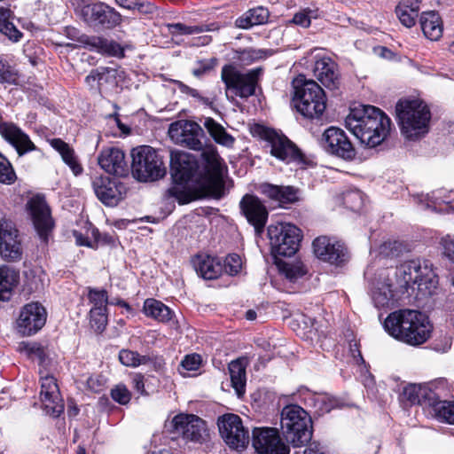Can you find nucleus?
Segmentation results:
<instances>
[{
  "label": "nucleus",
  "instance_id": "e433bc0d",
  "mask_svg": "<svg viewBox=\"0 0 454 454\" xmlns=\"http://www.w3.org/2000/svg\"><path fill=\"white\" fill-rule=\"evenodd\" d=\"M269 17V11L262 6H258L248 10L243 15L239 17L235 20V26L239 28L248 29L254 26L266 23Z\"/></svg>",
  "mask_w": 454,
  "mask_h": 454
},
{
  "label": "nucleus",
  "instance_id": "5701e85b",
  "mask_svg": "<svg viewBox=\"0 0 454 454\" xmlns=\"http://www.w3.org/2000/svg\"><path fill=\"white\" fill-rule=\"evenodd\" d=\"M169 136L177 143L185 145L190 149L202 150L203 145L200 137L203 135L201 127L194 121H176L168 129Z\"/></svg>",
  "mask_w": 454,
  "mask_h": 454
},
{
  "label": "nucleus",
  "instance_id": "bf43d9fd",
  "mask_svg": "<svg viewBox=\"0 0 454 454\" xmlns=\"http://www.w3.org/2000/svg\"><path fill=\"white\" fill-rule=\"evenodd\" d=\"M111 395L115 402L121 404L128 403L131 396L127 387L121 385H118L115 388L112 389Z\"/></svg>",
  "mask_w": 454,
  "mask_h": 454
},
{
  "label": "nucleus",
  "instance_id": "1a4fd4ad",
  "mask_svg": "<svg viewBox=\"0 0 454 454\" xmlns=\"http://www.w3.org/2000/svg\"><path fill=\"white\" fill-rule=\"evenodd\" d=\"M76 13L93 27L112 28L120 24L121 15L102 2L71 0Z\"/></svg>",
  "mask_w": 454,
  "mask_h": 454
},
{
  "label": "nucleus",
  "instance_id": "6ab92c4d",
  "mask_svg": "<svg viewBox=\"0 0 454 454\" xmlns=\"http://www.w3.org/2000/svg\"><path fill=\"white\" fill-rule=\"evenodd\" d=\"M27 208L38 235L46 242L54 222L44 196L37 194L32 197L27 202Z\"/></svg>",
  "mask_w": 454,
  "mask_h": 454
},
{
  "label": "nucleus",
  "instance_id": "49530a36",
  "mask_svg": "<svg viewBox=\"0 0 454 454\" xmlns=\"http://www.w3.org/2000/svg\"><path fill=\"white\" fill-rule=\"evenodd\" d=\"M0 82L22 86L18 72L7 63L5 59H0Z\"/></svg>",
  "mask_w": 454,
  "mask_h": 454
},
{
  "label": "nucleus",
  "instance_id": "864d4df0",
  "mask_svg": "<svg viewBox=\"0 0 454 454\" xmlns=\"http://www.w3.org/2000/svg\"><path fill=\"white\" fill-rule=\"evenodd\" d=\"M242 268L241 257L237 254H231L226 256L223 264V271L231 276L237 275Z\"/></svg>",
  "mask_w": 454,
  "mask_h": 454
},
{
  "label": "nucleus",
  "instance_id": "f257e3e1",
  "mask_svg": "<svg viewBox=\"0 0 454 454\" xmlns=\"http://www.w3.org/2000/svg\"><path fill=\"white\" fill-rule=\"evenodd\" d=\"M201 158L205 161V174L191 182H174L167 190L168 197L175 198L180 204H187L196 199L215 195L221 192L223 185V160L214 146L204 148Z\"/></svg>",
  "mask_w": 454,
  "mask_h": 454
},
{
  "label": "nucleus",
  "instance_id": "a19ab883",
  "mask_svg": "<svg viewBox=\"0 0 454 454\" xmlns=\"http://www.w3.org/2000/svg\"><path fill=\"white\" fill-rule=\"evenodd\" d=\"M229 372L231 385L240 396L245 393L246 387V366L240 359L232 361L229 364Z\"/></svg>",
  "mask_w": 454,
  "mask_h": 454
},
{
  "label": "nucleus",
  "instance_id": "a211bd4d",
  "mask_svg": "<svg viewBox=\"0 0 454 454\" xmlns=\"http://www.w3.org/2000/svg\"><path fill=\"white\" fill-rule=\"evenodd\" d=\"M321 145L330 154L346 160L355 158L356 151L343 129L331 126L322 135Z\"/></svg>",
  "mask_w": 454,
  "mask_h": 454
},
{
  "label": "nucleus",
  "instance_id": "dca6fc26",
  "mask_svg": "<svg viewBox=\"0 0 454 454\" xmlns=\"http://www.w3.org/2000/svg\"><path fill=\"white\" fill-rule=\"evenodd\" d=\"M64 31L67 38L77 41L90 51L98 54H106L113 57L122 56L127 48L105 37L80 35V31L74 27H66Z\"/></svg>",
  "mask_w": 454,
  "mask_h": 454
},
{
  "label": "nucleus",
  "instance_id": "7c9ffc66",
  "mask_svg": "<svg viewBox=\"0 0 454 454\" xmlns=\"http://www.w3.org/2000/svg\"><path fill=\"white\" fill-rule=\"evenodd\" d=\"M258 191L271 200L280 204L294 203L299 200V190L294 186H279L269 183L259 184Z\"/></svg>",
  "mask_w": 454,
  "mask_h": 454
},
{
  "label": "nucleus",
  "instance_id": "2f4dec72",
  "mask_svg": "<svg viewBox=\"0 0 454 454\" xmlns=\"http://www.w3.org/2000/svg\"><path fill=\"white\" fill-rule=\"evenodd\" d=\"M192 263L196 272L204 279H215L223 272L221 261L208 254H200L195 255Z\"/></svg>",
  "mask_w": 454,
  "mask_h": 454
},
{
  "label": "nucleus",
  "instance_id": "cd10ccee",
  "mask_svg": "<svg viewBox=\"0 0 454 454\" xmlns=\"http://www.w3.org/2000/svg\"><path fill=\"white\" fill-rule=\"evenodd\" d=\"M314 253L319 259L330 263H340L345 257V247L330 238L318 237L313 241Z\"/></svg>",
  "mask_w": 454,
  "mask_h": 454
},
{
  "label": "nucleus",
  "instance_id": "f3484780",
  "mask_svg": "<svg viewBox=\"0 0 454 454\" xmlns=\"http://www.w3.org/2000/svg\"><path fill=\"white\" fill-rule=\"evenodd\" d=\"M252 443L258 454H289L290 448L281 439L274 427H255L252 433Z\"/></svg>",
  "mask_w": 454,
  "mask_h": 454
},
{
  "label": "nucleus",
  "instance_id": "39448f33",
  "mask_svg": "<svg viewBox=\"0 0 454 454\" xmlns=\"http://www.w3.org/2000/svg\"><path fill=\"white\" fill-rule=\"evenodd\" d=\"M401 287L409 288L417 285L418 289L429 294L436 288L438 278L433 264L427 260H411L401 264L395 272Z\"/></svg>",
  "mask_w": 454,
  "mask_h": 454
},
{
  "label": "nucleus",
  "instance_id": "aec40b11",
  "mask_svg": "<svg viewBox=\"0 0 454 454\" xmlns=\"http://www.w3.org/2000/svg\"><path fill=\"white\" fill-rule=\"evenodd\" d=\"M170 167L174 182H191L196 184V179L205 174V171L198 173L199 165L196 158L184 152L171 153Z\"/></svg>",
  "mask_w": 454,
  "mask_h": 454
},
{
  "label": "nucleus",
  "instance_id": "4d7b16f0",
  "mask_svg": "<svg viewBox=\"0 0 454 454\" xmlns=\"http://www.w3.org/2000/svg\"><path fill=\"white\" fill-rule=\"evenodd\" d=\"M344 205L353 211L360 209L364 203L363 194L359 191H349L343 194Z\"/></svg>",
  "mask_w": 454,
  "mask_h": 454
},
{
  "label": "nucleus",
  "instance_id": "72a5a7b5",
  "mask_svg": "<svg viewBox=\"0 0 454 454\" xmlns=\"http://www.w3.org/2000/svg\"><path fill=\"white\" fill-rule=\"evenodd\" d=\"M419 24L424 35L431 40H439L443 32V24L440 15L434 11L422 12Z\"/></svg>",
  "mask_w": 454,
  "mask_h": 454
},
{
  "label": "nucleus",
  "instance_id": "423d86ee",
  "mask_svg": "<svg viewBox=\"0 0 454 454\" xmlns=\"http://www.w3.org/2000/svg\"><path fill=\"white\" fill-rule=\"evenodd\" d=\"M280 424L286 440L294 447L304 445L312 438L311 419L299 405L291 404L283 408Z\"/></svg>",
  "mask_w": 454,
  "mask_h": 454
},
{
  "label": "nucleus",
  "instance_id": "de8ad7c7",
  "mask_svg": "<svg viewBox=\"0 0 454 454\" xmlns=\"http://www.w3.org/2000/svg\"><path fill=\"white\" fill-rule=\"evenodd\" d=\"M280 272L291 282L296 281L306 274V270L300 262L288 263L283 262L279 264Z\"/></svg>",
  "mask_w": 454,
  "mask_h": 454
},
{
  "label": "nucleus",
  "instance_id": "7ed1b4c3",
  "mask_svg": "<svg viewBox=\"0 0 454 454\" xmlns=\"http://www.w3.org/2000/svg\"><path fill=\"white\" fill-rule=\"evenodd\" d=\"M383 326L389 335L411 346L425 343L432 331L429 319L424 313L409 309L390 313Z\"/></svg>",
  "mask_w": 454,
  "mask_h": 454
},
{
  "label": "nucleus",
  "instance_id": "9b49d317",
  "mask_svg": "<svg viewBox=\"0 0 454 454\" xmlns=\"http://www.w3.org/2000/svg\"><path fill=\"white\" fill-rule=\"evenodd\" d=\"M268 236L275 256H293L298 251L301 239V230L291 223L270 225Z\"/></svg>",
  "mask_w": 454,
  "mask_h": 454
},
{
  "label": "nucleus",
  "instance_id": "8fccbe9b",
  "mask_svg": "<svg viewBox=\"0 0 454 454\" xmlns=\"http://www.w3.org/2000/svg\"><path fill=\"white\" fill-rule=\"evenodd\" d=\"M15 180L16 175L11 163L0 153V183L12 184Z\"/></svg>",
  "mask_w": 454,
  "mask_h": 454
},
{
  "label": "nucleus",
  "instance_id": "20e7f679",
  "mask_svg": "<svg viewBox=\"0 0 454 454\" xmlns=\"http://www.w3.org/2000/svg\"><path fill=\"white\" fill-rule=\"evenodd\" d=\"M395 112L401 133L406 139L417 140L428 132L431 113L421 99H401L395 106Z\"/></svg>",
  "mask_w": 454,
  "mask_h": 454
},
{
  "label": "nucleus",
  "instance_id": "c756f323",
  "mask_svg": "<svg viewBox=\"0 0 454 454\" xmlns=\"http://www.w3.org/2000/svg\"><path fill=\"white\" fill-rule=\"evenodd\" d=\"M403 397L411 404L431 407L438 395L428 384H410L403 388Z\"/></svg>",
  "mask_w": 454,
  "mask_h": 454
},
{
  "label": "nucleus",
  "instance_id": "4c0bfd02",
  "mask_svg": "<svg viewBox=\"0 0 454 454\" xmlns=\"http://www.w3.org/2000/svg\"><path fill=\"white\" fill-rule=\"evenodd\" d=\"M168 32L173 36L177 37L179 35H193L203 32H213L218 31L220 25L217 22H213L207 25L200 26H187L183 23H173L168 24Z\"/></svg>",
  "mask_w": 454,
  "mask_h": 454
},
{
  "label": "nucleus",
  "instance_id": "58836bf2",
  "mask_svg": "<svg viewBox=\"0 0 454 454\" xmlns=\"http://www.w3.org/2000/svg\"><path fill=\"white\" fill-rule=\"evenodd\" d=\"M203 125L215 143L225 147L233 146L235 138L225 130L223 126L213 118L207 117Z\"/></svg>",
  "mask_w": 454,
  "mask_h": 454
},
{
  "label": "nucleus",
  "instance_id": "473e14b6",
  "mask_svg": "<svg viewBox=\"0 0 454 454\" xmlns=\"http://www.w3.org/2000/svg\"><path fill=\"white\" fill-rule=\"evenodd\" d=\"M47 142L60 154L62 160L70 168L74 176L82 173L83 168L79 162L74 150L67 143L60 138L47 139Z\"/></svg>",
  "mask_w": 454,
  "mask_h": 454
},
{
  "label": "nucleus",
  "instance_id": "5fc2aeb1",
  "mask_svg": "<svg viewBox=\"0 0 454 454\" xmlns=\"http://www.w3.org/2000/svg\"><path fill=\"white\" fill-rule=\"evenodd\" d=\"M107 311H94L90 309V324L97 333H102L107 325Z\"/></svg>",
  "mask_w": 454,
  "mask_h": 454
},
{
  "label": "nucleus",
  "instance_id": "37998d69",
  "mask_svg": "<svg viewBox=\"0 0 454 454\" xmlns=\"http://www.w3.org/2000/svg\"><path fill=\"white\" fill-rule=\"evenodd\" d=\"M372 301L376 307H388L394 302V293L391 285L382 283L372 292Z\"/></svg>",
  "mask_w": 454,
  "mask_h": 454
},
{
  "label": "nucleus",
  "instance_id": "603ef678",
  "mask_svg": "<svg viewBox=\"0 0 454 454\" xmlns=\"http://www.w3.org/2000/svg\"><path fill=\"white\" fill-rule=\"evenodd\" d=\"M395 12L400 22L406 27H411L415 25L419 13L418 12L409 10L401 5H397L395 8Z\"/></svg>",
  "mask_w": 454,
  "mask_h": 454
},
{
  "label": "nucleus",
  "instance_id": "052dcab7",
  "mask_svg": "<svg viewBox=\"0 0 454 454\" xmlns=\"http://www.w3.org/2000/svg\"><path fill=\"white\" fill-rule=\"evenodd\" d=\"M199 67L192 69V74L200 77L211 71L216 65L215 59H205L198 62Z\"/></svg>",
  "mask_w": 454,
  "mask_h": 454
},
{
  "label": "nucleus",
  "instance_id": "ddd939ff",
  "mask_svg": "<svg viewBox=\"0 0 454 454\" xmlns=\"http://www.w3.org/2000/svg\"><path fill=\"white\" fill-rule=\"evenodd\" d=\"M169 432L186 441L202 442L207 436L206 422L193 414L180 413L169 423Z\"/></svg>",
  "mask_w": 454,
  "mask_h": 454
},
{
  "label": "nucleus",
  "instance_id": "c85d7f7f",
  "mask_svg": "<svg viewBox=\"0 0 454 454\" xmlns=\"http://www.w3.org/2000/svg\"><path fill=\"white\" fill-rule=\"evenodd\" d=\"M314 75L330 90L340 87V78L338 67L332 59H317L314 66Z\"/></svg>",
  "mask_w": 454,
  "mask_h": 454
},
{
  "label": "nucleus",
  "instance_id": "69168bd1",
  "mask_svg": "<svg viewBox=\"0 0 454 454\" xmlns=\"http://www.w3.org/2000/svg\"><path fill=\"white\" fill-rule=\"evenodd\" d=\"M133 387L139 392L140 394L145 393V382L144 376L140 373H137L133 376L132 379Z\"/></svg>",
  "mask_w": 454,
  "mask_h": 454
},
{
  "label": "nucleus",
  "instance_id": "680f3d73",
  "mask_svg": "<svg viewBox=\"0 0 454 454\" xmlns=\"http://www.w3.org/2000/svg\"><path fill=\"white\" fill-rule=\"evenodd\" d=\"M443 254L454 263V236L447 235L441 240Z\"/></svg>",
  "mask_w": 454,
  "mask_h": 454
},
{
  "label": "nucleus",
  "instance_id": "4be33fe9",
  "mask_svg": "<svg viewBox=\"0 0 454 454\" xmlns=\"http://www.w3.org/2000/svg\"><path fill=\"white\" fill-rule=\"evenodd\" d=\"M92 187L97 198L106 206L111 207L116 206L126 192V187L122 183L102 175L93 178Z\"/></svg>",
  "mask_w": 454,
  "mask_h": 454
},
{
  "label": "nucleus",
  "instance_id": "09e8293b",
  "mask_svg": "<svg viewBox=\"0 0 454 454\" xmlns=\"http://www.w3.org/2000/svg\"><path fill=\"white\" fill-rule=\"evenodd\" d=\"M201 363H202V359L199 354L193 353V354L186 355L181 361L178 371H179L180 374H182L183 376H186V372H184V371H185V372L197 371L200 367Z\"/></svg>",
  "mask_w": 454,
  "mask_h": 454
},
{
  "label": "nucleus",
  "instance_id": "13d9d810",
  "mask_svg": "<svg viewBox=\"0 0 454 454\" xmlns=\"http://www.w3.org/2000/svg\"><path fill=\"white\" fill-rule=\"evenodd\" d=\"M11 17H6L4 20H0V32L9 37V39L17 42L21 33L16 28V27L9 21Z\"/></svg>",
  "mask_w": 454,
  "mask_h": 454
},
{
  "label": "nucleus",
  "instance_id": "2eb2a0df",
  "mask_svg": "<svg viewBox=\"0 0 454 454\" xmlns=\"http://www.w3.org/2000/svg\"><path fill=\"white\" fill-rule=\"evenodd\" d=\"M47 316L42 303L30 301L20 308L15 322L16 330L23 336L34 335L44 326Z\"/></svg>",
  "mask_w": 454,
  "mask_h": 454
},
{
  "label": "nucleus",
  "instance_id": "a878e982",
  "mask_svg": "<svg viewBox=\"0 0 454 454\" xmlns=\"http://www.w3.org/2000/svg\"><path fill=\"white\" fill-rule=\"evenodd\" d=\"M99 167L106 173L117 176L128 174V163L125 153L117 147H107L100 151L98 155Z\"/></svg>",
  "mask_w": 454,
  "mask_h": 454
},
{
  "label": "nucleus",
  "instance_id": "f8f14e48",
  "mask_svg": "<svg viewBox=\"0 0 454 454\" xmlns=\"http://www.w3.org/2000/svg\"><path fill=\"white\" fill-rule=\"evenodd\" d=\"M262 137L270 147V154L287 164L304 166L306 160L300 149L282 133L262 128Z\"/></svg>",
  "mask_w": 454,
  "mask_h": 454
},
{
  "label": "nucleus",
  "instance_id": "774afa93",
  "mask_svg": "<svg viewBox=\"0 0 454 454\" xmlns=\"http://www.w3.org/2000/svg\"><path fill=\"white\" fill-rule=\"evenodd\" d=\"M421 0H402L398 5L419 12Z\"/></svg>",
  "mask_w": 454,
  "mask_h": 454
},
{
  "label": "nucleus",
  "instance_id": "f704fd0d",
  "mask_svg": "<svg viewBox=\"0 0 454 454\" xmlns=\"http://www.w3.org/2000/svg\"><path fill=\"white\" fill-rule=\"evenodd\" d=\"M19 282V271L6 265L0 266V300L10 301Z\"/></svg>",
  "mask_w": 454,
  "mask_h": 454
},
{
  "label": "nucleus",
  "instance_id": "3c124183",
  "mask_svg": "<svg viewBox=\"0 0 454 454\" xmlns=\"http://www.w3.org/2000/svg\"><path fill=\"white\" fill-rule=\"evenodd\" d=\"M318 16L319 15L317 10L304 9L295 13L290 22L302 27H308L311 23V20L317 19Z\"/></svg>",
  "mask_w": 454,
  "mask_h": 454
},
{
  "label": "nucleus",
  "instance_id": "e2e57ef3",
  "mask_svg": "<svg viewBox=\"0 0 454 454\" xmlns=\"http://www.w3.org/2000/svg\"><path fill=\"white\" fill-rule=\"evenodd\" d=\"M180 89L183 93L187 94L194 98H197L200 102H201L204 105L209 106L212 103L208 98L201 96L196 89L191 88L184 84H182Z\"/></svg>",
  "mask_w": 454,
  "mask_h": 454
},
{
  "label": "nucleus",
  "instance_id": "6e6552de",
  "mask_svg": "<svg viewBox=\"0 0 454 454\" xmlns=\"http://www.w3.org/2000/svg\"><path fill=\"white\" fill-rule=\"evenodd\" d=\"M131 173L139 182H153L166 174L164 162L151 146L144 145L132 150Z\"/></svg>",
  "mask_w": 454,
  "mask_h": 454
},
{
  "label": "nucleus",
  "instance_id": "338daca9",
  "mask_svg": "<svg viewBox=\"0 0 454 454\" xmlns=\"http://www.w3.org/2000/svg\"><path fill=\"white\" fill-rule=\"evenodd\" d=\"M25 348L29 355L36 356L40 359H42L44 355L43 349L35 343L26 344Z\"/></svg>",
  "mask_w": 454,
  "mask_h": 454
},
{
  "label": "nucleus",
  "instance_id": "4468645a",
  "mask_svg": "<svg viewBox=\"0 0 454 454\" xmlns=\"http://www.w3.org/2000/svg\"><path fill=\"white\" fill-rule=\"evenodd\" d=\"M217 425L222 438L230 448L242 450L247 446L249 434L239 416L232 413L224 414L218 418Z\"/></svg>",
  "mask_w": 454,
  "mask_h": 454
},
{
  "label": "nucleus",
  "instance_id": "b1692460",
  "mask_svg": "<svg viewBox=\"0 0 454 454\" xmlns=\"http://www.w3.org/2000/svg\"><path fill=\"white\" fill-rule=\"evenodd\" d=\"M40 398L47 414L59 417L64 411L56 379L51 375L41 377Z\"/></svg>",
  "mask_w": 454,
  "mask_h": 454
},
{
  "label": "nucleus",
  "instance_id": "ea45409f",
  "mask_svg": "<svg viewBox=\"0 0 454 454\" xmlns=\"http://www.w3.org/2000/svg\"><path fill=\"white\" fill-rule=\"evenodd\" d=\"M118 74V69L113 67H99L91 71V73L86 77L85 81L91 87H93L94 82H97L98 90L101 91L105 83L113 82Z\"/></svg>",
  "mask_w": 454,
  "mask_h": 454
},
{
  "label": "nucleus",
  "instance_id": "c03bdc74",
  "mask_svg": "<svg viewBox=\"0 0 454 454\" xmlns=\"http://www.w3.org/2000/svg\"><path fill=\"white\" fill-rule=\"evenodd\" d=\"M88 299L91 304L90 310L107 311L108 295L106 290L89 288Z\"/></svg>",
  "mask_w": 454,
  "mask_h": 454
},
{
  "label": "nucleus",
  "instance_id": "f03ea898",
  "mask_svg": "<svg viewBox=\"0 0 454 454\" xmlns=\"http://www.w3.org/2000/svg\"><path fill=\"white\" fill-rule=\"evenodd\" d=\"M345 126L361 144L374 148L389 134L391 120L380 108L359 105L350 109Z\"/></svg>",
  "mask_w": 454,
  "mask_h": 454
},
{
  "label": "nucleus",
  "instance_id": "79ce46f5",
  "mask_svg": "<svg viewBox=\"0 0 454 454\" xmlns=\"http://www.w3.org/2000/svg\"><path fill=\"white\" fill-rule=\"evenodd\" d=\"M431 408L434 411V416L441 422L454 425V403L450 401H437L432 404Z\"/></svg>",
  "mask_w": 454,
  "mask_h": 454
},
{
  "label": "nucleus",
  "instance_id": "0eeeda50",
  "mask_svg": "<svg viewBox=\"0 0 454 454\" xmlns=\"http://www.w3.org/2000/svg\"><path fill=\"white\" fill-rule=\"evenodd\" d=\"M293 102L296 110L309 119H320L326 108L324 90L314 81L294 86Z\"/></svg>",
  "mask_w": 454,
  "mask_h": 454
},
{
  "label": "nucleus",
  "instance_id": "0e129e2a",
  "mask_svg": "<svg viewBox=\"0 0 454 454\" xmlns=\"http://www.w3.org/2000/svg\"><path fill=\"white\" fill-rule=\"evenodd\" d=\"M136 9L142 14H152L156 11V6L150 2H138Z\"/></svg>",
  "mask_w": 454,
  "mask_h": 454
},
{
  "label": "nucleus",
  "instance_id": "393cba45",
  "mask_svg": "<svg viewBox=\"0 0 454 454\" xmlns=\"http://www.w3.org/2000/svg\"><path fill=\"white\" fill-rule=\"evenodd\" d=\"M242 214L247 222L254 227L257 233L262 231L268 220V210L261 200L251 194L243 196L239 202Z\"/></svg>",
  "mask_w": 454,
  "mask_h": 454
},
{
  "label": "nucleus",
  "instance_id": "bb28decb",
  "mask_svg": "<svg viewBox=\"0 0 454 454\" xmlns=\"http://www.w3.org/2000/svg\"><path fill=\"white\" fill-rule=\"evenodd\" d=\"M0 134L16 149L19 155L36 149L29 137L12 122L0 123Z\"/></svg>",
  "mask_w": 454,
  "mask_h": 454
},
{
  "label": "nucleus",
  "instance_id": "9d476101",
  "mask_svg": "<svg viewBox=\"0 0 454 454\" xmlns=\"http://www.w3.org/2000/svg\"><path fill=\"white\" fill-rule=\"evenodd\" d=\"M262 69L256 67L247 72L232 65H226L222 69L221 77L226 89L237 97L247 98L255 94Z\"/></svg>",
  "mask_w": 454,
  "mask_h": 454
},
{
  "label": "nucleus",
  "instance_id": "6e6d98bb",
  "mask_svg": "<svg viewBox=\"0 0 454 454\" xmlns=\"http://www.w3.org/2000/svg\"><path fill=\"white\" fill-rule=\"evenodd\" d=\"M315 404L322 413H325L339 407L340 402L329 395H321L315 399Z\"/></svg>",
  "mask_w": 454,
  "mask_h": 454
},
{
  "label": "nucleus",
  "instance_id": "412c9836",
  "mask_svg": "<svg viewBox=\"0 0 454 454\" xmlns=\"http://www.w3.org/2000/svg\"><path fill=\"white\" fill-rule=\"evenodd\" d=\"M23 249L18 231L8 221L0 223V256L5 262L21 260Z\"/></svg>",
  "mask_w": 454,
  "mask_h": 454
},
{
  "label": "nucleus",
  "instance_id": "a18cd8bd",
  "mask_svg": "<svg viewBox=\"0 0 454 454\" xmlns=\"http://www.w3.org/2000/svg\"><path fill=\"white\" fill-rule=\"evenodd\" d=\"M119 360L125 366L137 367L147 364L150 358L146 356H141L136 351L122 349L119 353Z\"/></svg>",
  "mask_w": 454,
  "mask_h": 454
},
{
  "label": "nucleus",
  "instance_id": "c9c22d12",
  "mask_svg": "<svg viewBox=\"0 0 454 454\" xmlns=\"http://www.w3.org/2000/svg\"><path fill=\"white\" fill-rule=\"evenodd\" d=\"M143 312L146 317L160 323H169L174 316V313L168 306L153 298L145 301Z\"/></svg>",
  "mask_w": 454,
  "mask_h": 454
}]
</instances>
